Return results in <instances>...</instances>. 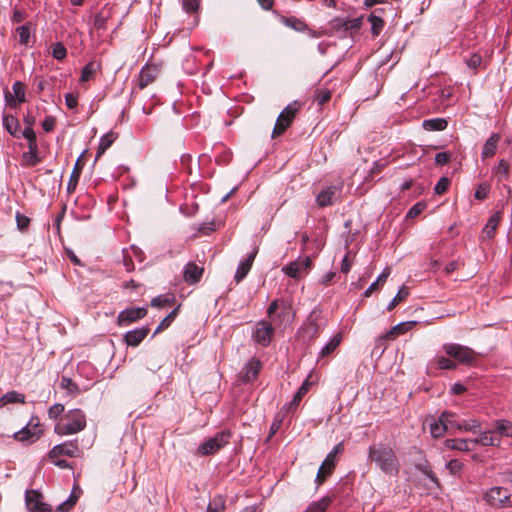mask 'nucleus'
Instances as JSON below:
<instances>
[{"instance_id":"9d476101","label":"nucleus","mask_w":512,"mask_h":512,"mask_svg":"<svg viewBox=\"0 0 512 512\" xmlns=\"http://www.w3.org/2000/svg\"><path fill=\"white\" fill-rule=\"evenodd\" d=\"M274 328L267 321H260L253 333V339L261 346H268L272 340Z\"/></svg>"},{"instance_id":"a878e982","label":"nucleus","mask_w":512,"mask_h":512,"mask_svg":"<svg viewBox=\"0 0 512 512\" xmlns=\"http://www.w3.org/2000/svg\"><path fill=\"white\" fill-rule=\"evenodd\" d=\"M416 325V321H406L398 323L397 325L393 326L391 330L387 333L388 338H395L399 335H402L409 330H411Z\"/></svg>"},{"instance_id":"6e6d98bb","label":"nucleus","mask_w":512,"mask_h":512,"mask_svg":"<svg viewBox=\"0 0 512 512\" xmlns=\"http://www.w3.org/2000/svg\"><path fill=\"white\" fill-rule=\"evenodd\" d=\"M16 223L17 227L20 231H25L30 225V218L21 214L20 212L16 213Z\"/></svg>"},{"instance_id":"bf43d9fd","label":"nucleus","mask_w":512,"mask_h":512,"mask_svg":"<svg viewBox=\"0 0 512 512\" xmlns=\"http://www.w3.org/2000/svg\"><path fill=\"white\" fill-rule=\"evenodd\" d=\"M182 6L187 13L197 12L199 8V0H182Z\"/></svg>"},{"instance_id":"338daca9","label":"nucleus","mask_w":512,"mask_h":512,"mask_svg":"<svg viewBox=\"0 0 512 512\" xmlns=\"http://www.w3.org/2000/svg\"><path fill=\"white\" fill-rule=\"evenodd\" d=\"M65 102L69 109H74L78 105V95L74 93H68L65 95Z\"/></svg>"},{"instance_id":"412c9836","label":"nucleus","mask_w":512,"mask_h":512,"mask_svg":"<svg viewBox=\"0 0 512 512\" xmlns=\"http://www.w3.org/2000/svg\"><path fill=\"white\" fill-rule=\"evenodd\" d=\"M331 28L336 33H339L340 36H345L346 34H350L352 20L335 18L331 21Z\"/></svg>"},{"instance_id":"39448f33","label":"nucleus","mask_w":512,"mask_h":512,"mask_svg":"<svg viewBox=\"0 0 512 512\" xmlns=\"http://www.w3.org/2000/svg\"><path fill=\"white\" fill-rule=\"evenodd\" d=\"M300 108L298 102H294L289 104L285 109L279 114L274 129L272 131V138H277L282 135L292 124L293 120L296 117V114Z\"/></svg>"},{"instance_id":"7c9ffc66","label":"nucleus","mask_w":512,"mask_h":512,"mask_svg":"<svg viewBox=\"0 0 512 512\" xmlns=\"http://www.w3.org/2000/svg\"><path fill=\"white\" fill-rule=\"evenodd\" d=\"M100 68V64L95 61H90L88 64H86L81 72L80 81L86 82L89 81L94 77L97 70Z\"/></svg>"},{"instance_id":"c9c22d12","label":"nucleus","mask_w":512,"mask_h":512,"mask_svg":"<svg viewBox=\"0 0 512 512\" xmlns=\"http://www.w3.org/2000/svg\"><path fill=\"white\" fill-rule=\"evenodd\" d=\"M42 503L36 491H28L26 493V506L30 512H35Z\"/></svg>"},{"instance_id":"a18cd8bd","label":"nucleus","mask_w":512,"mask_h":512,"mask_svg":"<svg viewBox=\"0 0 512 512\" xmlns=\"http://www.w3.org/2000/svg\"><path fill=\"white\" fill-rule=\"evenodd\" d=\"M340 341H341L340 335L334 336L331 339V341L322 348L320 355L322 357H325V356L329 355L330 353H332L336 349V347L339 345Z\"/></svg>"},{"instance_id":"603ef678","label":"nucleus","mask_w":512,"mask_h":512,"mask_svg":"<svg viewBox=\"0 0 512 512\" xmlns=\"http://www.w3.org/2000/svg\"><path fill=\"white\" fill-rule=\"evenodd\" d=\"M311 386V383L308 379H306L303 384L299 387L297 392L294 395V402L300 403L304 395L308 392L309 388Z\"/></svg>"},{"instance_id":"bb28decb","label":"nucleus","mask_w":512,"mask_h":512,"mask_svg":"<svg viewBox=\"0 0 512 512\" xmlns=\"http://www.w3.org/2000/svg\"><path fill=\"white\" fill-rule=\"evenodd\" d=\"M499 139H500V137L497 134H492L487 139V141L485 142L483 149H482V157L483 158H489L495 154Z\"/></svg>"},{"instance_id":"052dcab7","label":"nucleus","mask_w":512,"mask_h":512,"mask_svg":"<svg viewBox=\"0 0 512 512\" xmlns=\"http://www.w3.org/2000/svg\"><path fill=\"white\" fill-rule=\"evenodd\" d=\"M22 135L25 139L28 140V145H32V146H38L37 145V141H36V134L33 130V128L31 127H26L23 132H22Z\"/></svg>"},{"instance_id":"4d7b16f0","label":"nucleus","mask_w":512,"mask_h":512,"mask_svg":"<svg viewBox=\"0 0 512 512\" xmlns=\"http://www.w3.org/2000/svg\"><path fill=\"white\" fill-rule=\"evenodd\" d=\"M408 295L407 291H404L403 289H400L396 296L390 301V303L387 305V310L391 311L395 308V306L404 300Z\"/></svg>"},{"instance_id":"a19ab883","label":"nucleus","mask_w":512,"mask_h":512,"mask_svg":"<svg viewBox=\"0 0 512 512\" xmlns=\"http://www.w3.org/2000/svg\"><path fill=\"white\" fill-rule=\"evenodd\" d=\"M225 509V500L222 496H216L210 502L207 508V512H223Z\"/></svg>"},{"instance_id":"c03bdc74","label":"nucleus","mask_w":512,"mask_h":512,"mask_svg":"<svg viewBox=\"0 0 512 512\" xmlns=\"http://www.w3.org/2000/svg\"><path fill=\"white\" fill-rule=\"evenodd\" d=\"M60 386L62 389L67 390L69 394L75 395L79 393L77 384L74 383L70 378L62 377Z\"/></svg>"},{"instance_id":"69168bd1","label":"nucleus","mask_w":512,"mask_h":512,"mask_svg":"<svg viewBox=\"0 0 512 512\" xmlns=\"http://www.w3.org/2000/svg\"><path fill=\"white\" fill-rule=\"evenodd\" d=\"M64 412V406L62 404H54L48 410V415L52 419H57Z\"/></svg>"},{"instance_id":"2eb2a0df","label":"nucleus","mask_w":512,"mask_h":512,"mask_svg":"<svg viewBox=\"0 0 512 512\" xmlns=\"http://www.w3.org/2000/svg\"><path fill=\"white\" fill-rule=\"evenodd\" d=\"M159 73L157 66L154 65H146L142 68L139 74V83L138 86L140 89H144L151 83L155 81Z\"/></svg>"},{"instance_id":"4be33fe9","label":"nucleus","mask_w":512,"mask_h":512,"mask_svg":"<svg viewBox=\"0 0 512 512\" xmlns=\"http://www.w3.org/2000/svg\"><path fill=\"white\" fill-rule=\"evenodd\" d=\"M117 138L118 134L113 131H110L102 136L96 152V160L105 153V151L115 142Z\"/></svg>"},{"instance_id":"0e129e2a","label":"nucleus","mask_w":512,"mask_h":512,"mask_svg":"<svg viewBox=\"0 0 512 512\" xmlns=\"http://www.w3.org/2000/svg\"><path fill=\"white\" fill-rule=\"evenodd\" d=\"M482 63V57L479 54H472L466 59V64L471 69H477Z\"/></svg>"},{"instance_id":"864d4df0","label":"nucleus","mask_w":512,"mask_h":512,"mask_svg":"<svg viewBox=\"0 0 512 512\" xmlns=\"http://www.w3.org/2000/svg\"><path fill=\"white\" fill-rule=\"evenodd\" d=\"M426 203L424 202H418L416 204H414L410 209L409 211L407 212V215L406 217L407 218H415L417 217L418 215H420L424 209L426 208Z\"/></svg>"},{"instance_id":"8fccbe9b","label":"nucleus","mask_w":512,"mask_h":512,"mask_svg":"<svg viewBox=\"0 0 512 512\" xmlns=\"http://www.w3.org/2000/svg\"><path fill=\"white\" fill-rule=\"evenodd\" d=\"M13 92L15 94V97L17 99V102L18 103H23L25 102V87H24V84L17 81L13 84Z\"/></svg>"},{"instance_id":"4468645a","label":"nucleus","mask_w":512,"mask_h":512,"mask_svg":"<svg viewBox=\"0 0 512 512\" xmlns=\"http://www.w3.org/2000/svg\"><path fill=\"white\" fill-rule=\"evenodd\" d=\"M149 331L147 326L128 331L124 335V342L128 346L136 347L147 337Z\"/></svg>"},{"instance_id":"79ce46f5","label":"nucleus","mask_w":512,"mask_h":512,"mask_svg":"<svg viewBox=\"0 0 512 512\" xmlns=\"http://www.w3.org/2000/svg\"><path fill=\"white\" fill-rule=\"evenodd\" d=\"M178 309L179 307L175 308L174 310H172L162 321L161 323L158 325V327L156 328L154 334H157L159 332H161L162 330L168 328L170 326V324L172 323V321L175 319L176 315H177V312H178Z\"/></svg>"},{"instance_id":"3c124183","label":"nucleus","mask_w":512,"mask_h":512,"mask_svg":"<svg viewBox=\"0 0 512 512\" xmlns=\"http://www.w3.org/2000/svg\"><path fill=\"white\" fill-rule=\"evenodd\" d=\"M3 399L7 403H25V396L16 391L8 392Z\"/></svg>"},{"instance_id":"f03ea898","label":"nucleus","mask_w":512,"mask_h":512,"mask_svg":"<svg viewBox=\"0 0 512 512\" xmlns=\"http://www.w3.org/2000/svg\"><path fill=\"white\" fill-rule=\"evenodd\" d=\"M86 427V416L80 409L69 410L63 417V422L55 426L54 431L59 436L72 435L81 432Z\"/></svg>"},{"instance_id":"49530a36","label":"nucleus","mask_w":512,"mask_h":512,"mask_svg":"<svg viewBox=\"0 0 512 512\" xmlns=\"http://www.w3.org/2000/svg\"><path fill=\"white\" fill-rule=\"evenodd\" d=\"M16 33L19 36V43L27 45L30 40V29L27 25L19 26L16 28Z\"/></svg>"},{"instance_id":"f704fd0d","label":"nucleus","mask_w":512,"mask_h":512,"mask_svg":"<svg viewBox=\"0 0 512 512\" xmlns=\"http://www.w3.org/2000/svg\"><path fill=\"white\" fill-rule=\"evenodd\" d=\"M368 80H369V92H368V94H366V93H363V94L359 93V98H358L359 101H365V100H368L370 98H374L379 93L377 79L374 76H370Z\"/></svg>"},{"instance_id":"e433bc0d","label":"nucleus","mask_w":512,"mask_h":512,"mask_svg":"<svg viewBox=\"0 0 512 512\" xmlns=\"http://www.w3.org/2000/svg\"><path fill=\"white\" fill-rule=\"evenodd\" d=\"M4 128L13 136H16L19 128L18 119L12 115H6L3 118Z\"/></svg>"},{"instance_id":"5701e85b","label":"nucleus","mask_w":512,"mask_h":512,"mask_svg":"<svg viewBox=\"0 0 512 512\" xmlns=\"http://www.w3.org/2000/svg\"><path fill=\"white\" fill-rule=\"evenodd\" d=\"M337 196V189L335 187H329L318 194L317 203L320 207L328 206L332 204L333 200L336 199Z\"/></svg>"},{"instance_id":"f3484780","label":"nucleus","mask_w":512,"mask_h":512,"mask_svg":"<svg viewBox=\"0 0 512 512\" xmlns=\"http://www.w3.org/2000/svg\"><path fill=\"white\" fill-rule=\"evenodd\" d=\"M447 422H449L448 412H443L439 419L430 425L431 435L434 438H439L444 435L448 430Z\"/></svg>"},{"instance_id":"774afa93","label":"nucleus","mask_w":512,"mask_h":512,"mask_svg":"<svg viewBox=\"0 0 512 512\" xmlns=\"http://www.w3.org/2000/svg\"><path fill=\"white\" fill-rule=\"evenodd\" d=\"M451 154L448 152H439L435 155V162L438 165H445L450 161Z\"/></svg>"},{"instance_id":"ddd939ff","label":"nucleus","mask_w":512,"mask_h":512,"mask_svg":"<svg viewBox=\"0 0 512 512\" xmlns=\"http://www.w3.org/2000/svg\"><path fill=\"white\" fill-rule=\"evenodd\" d=\"M262 368V364L260 360L256 358H252L248 361V363L244 366L241 372V379L243 382L248 383L255 380Z\"/></svg>"},{"instance_id":"473e14b6","label":"nucleus","mask_w":512,"mask_h":512,"mask_svg":"<svg viewBox=\"0 0 512 512\" xmlns=\"http://www.w3.org/2000/svg\"><path fill=\"white\" fill-rule=\"evenodd\" d=\"M509 164L506 160L502 159L498 165L493 169V174L497 178L498 182H502L508 179Z\"/></svg>"},{"instance_id":"6e6552de","label":"nucleus","mask_w":512,"mask_h":512,"mask_svg":"<svg viewBox=\"0 0 512 512\" xmlns=\"http://www.w3.org/2000/svg\"><path fill=\"white\" fill-rule=\"evenodd\" d=\"M43 434V429L39 420L31 419V421L20 431L14 434V438L22 443H33Z\"/></svg>"},{"instance_id":"6ab92c4d","label":"nucleus","mask_w":512,"mask_h":512,"mask_svg":"<svg viewBox=\"0 0 512 512\" xmlns=\"http://www.w3.org/2000/svg\"><path fill=\"white\" fill-rule=\"evenodd\" d=\"M256 254H257V250L254 249L250 253V255L247 257V259H245L244 261H242L239 264L236 274H235V280L237 283H239L242 279H244L246 277V275L248 274L249 270L251 269L252 263L256 257Z\"/></svg>"},{"instance_id":"ea45409f","label":"nucleus","mask_w":512,"mask_h":512,"mask_svg":"<svg viewBox=\"0 0 512 512\" xmlns=\"http://www.w3.org/2000/svg\"><path fill=\"white\" fill-rule=\"evenodd\" d=\"M479 428H480V423H479V421H477L475 419H472L470 421L463 420V421H461V423L457 424L458 430L470 431L473 433H477L479 431Z\"/></svg>"},{"instance_id":"c85d7f7f","label":"nucleus","mask_w":512,"mask_h":512,"mask_svg":"<svg viewBox=\"0 0 512 512\" xmlns=\"http://www.w3.org/2000/svg\"><path fill=\"white\" fill-rule=\"evenodd\" d=\"M81 171H82V166L80 165V159H78L74 165V168L72 170V173L70 175V179H69V182L67 185V191L69 193H72L75 191L76 186L79 181V178H80Z\"/></svg>"},{"instance_id":"a211bd4d","label":"nucleus","mask_w":512,"mask_h":512,"mask_svg":"<svg viewBox=\"0 0 512 512\" xmlns=\"http://www.w3.org/2000/svg\"><path fill=\"white\" fill-rule=\"evenodd\" d=\"M445 447L452 450L458 451H473V442L472 439H446L444 441Z\"/></svg>"},{"instance_id":"393cba45","label":"nucleus","mask_w":512,"mask_h":512,"mask_svg":"<svg viewBox=\"0 0 512 512\" xmlns=\"http://www.w3.org/2000/svg\"><path fill=\"white\" fill-rule=\"evenodd\" d=\"M22 157L25 166H36L40 162V158L38 157V146L28 145V151L24 152Z\"/></svg>"},{"instance_id":"f257e3e1","label":"nucleus","mask_w":512,"mask_h":512,"mask_svg":"<svg viewBox=\"0 0 512 512\" xmlns=\"http://www.w3.org/2000/svg\"><path fill=\"white\" fill-rule=\"evenodd\" d=\"M370 459L386 474H396L399 469L398 460L393 450L383 444L374 445L370 448Z\"/></svg>"},{"instance_id":"e2e57ef3","label":"nucleus","mask_w":512,"mask_h":512,"mask_svg":"<svg viewBox=\"0 0 512 512\" xmlns=\"http://www.w3.org/2000/svg\"><path fill=\"white\" fill-rule=\"evenodd\" d=\"M171 304V300L168 296H158L151 300V306L162 308Z\"/></svg>"},{"instance_id":"4c0bfd02","label":"nucleus","mask_w":512,"mask_h":512,"mask_svg":"<svg viewBox=\"0 0 512 512\" xmlns=\"http://www.w3.org/2000/svg\"><path fill=\"white\" fill-rule=\"evenodd\" d=\"M495 429L501 436H512V423L508 420H498L495 424Z\"/></svg>"},{"instance_id":"0eeeda50","label":"nucleus","mask_w":512,"mask_h":512,"mask_svg":"<svg viewBox=\"0 0 512 512\" xmlns=\"http://www.w3.org/2000/svg\"><path fill=\"white\" fill-rule=\"evenodd\" d=\"M82 451L79 446L78 440L65 441L63 443L55 445L49 452V459H56L61 456H67L70 458L80 457Z\"/></svg>"},{"instance_id":"aec40b11","label":"nucleus","mask_w":512,"mask_h":512,"mask_svg":"<svg viewBox=\"0 0 512 512\" xmlns=\"http://www.w3.org/2000/svg\"><path fill=\"white\" fill-rule=\"evenodd\" d=\"M203 273V268L198 267L195 263L190 262L185 266L184 279L190 284L197 283Z\"/></svg>"},{"instance_id":"1a4fd4ad","label":"nucleus","mask_w":512,"mask_h":512,"mask_svg":"<svg viewBox=\"0 0 512 512\" xmlns=\"http://www.w3.org/2000/svg\"><path fill=\"white\" fill-rule=\"evenodd\" d=\"M311 259L309 257L298 258L283 267V272L291 278L298 279L308 272L311 267Z\"/></svg>"},{"instance_id":"de8ad7c7","label":"nucleus","mask_w":512,"mask_h":512,"mask_svg":"<svg viewBox=\"0 0 512 512\" xmlns=\"http://www.w3.org/2000/svg\"><path fill=\"white\" fill-rule=\"evenodd\" d=\"M331 99V92L328 89H319L316 91L314 100L319 106L324 105Z\"/></svg>"},{"instance_id":"423d86ee","label":"nucleus","mask_w":512,"mask_h":512,"mask_svg":"<svg viewBox=\"0 0 512 512\" xmlns=\"http://www.w3.org/2000/svg\"><path fill=\"white\" fill-rule=\"evenodd\" d=\"M443 351L461 364H471L476 359V353L471 348L456 343L444 344Z\"/></svg>"},{"instance_id":"c756f323","label":"nucleus","mask_w":512,"mask_h":512,"mask_svg":"<svg viewBox=\"0 0 512 512\" xmlns=\"http://www.w3.org/2000/svg\"><path fill=\"white\" fill-rule=\"evenodd\" d=\"M499 221H500V216L498 214L492 215L489 218L488 222L486 223V225L482 231V234L489 239L493 238L495 231L498 227Z\"/></svg>"},{"instance_id":"2f4dec72","label":"nucleus","mask_w":512,"mask_h":512,"mask_svg":"<svg viewBox=\"0 0 512 512\" xmlns=\"http://www.w3.org/2000/svg\"><path fill=\"white\" fill-rule=\"evenodd\" d=\"M368 22L371 24V34L375 38L377 37L384 27V21L380 16H377L372 12L368 17Z\"/></svg>"},{"instance_id":"5fc2aeb1","label":"nucleus","mask_w":512,"mask_h":512,"mask_svg":"<svg viewBox=\"0 0 512 512\" xmlns=\"http://www.w3.org/2000/svg\"><path fill=\"white\" fill-rule=\"evenodd\" d=\"M450 185V180L447 177H442L438 180L434 187V191L436 194L441 195L445 193Z\"/></svg>"},{"instance_id":"9b49d317","label":"nucleus","mask_w":512,"mask_h":512,"mask_svg":"<svg viewBox=\"0 0 512 512\" xmlns=\"http://www.w3.org/2000/svg\"><path fill=\"white\" fill-rule=\"evenodd\" d=\"M146 315L147 309L144 307L125 309L119 313L117 324L118 326H126L144 318Z\"/></svg>"},{"instance_id":"b1692460","label":"nucleus","mask_w":512,"mask_h":512,"mask_svg":"<svg viewBox=\"0 0 512 512\" xmlns=\"http://www.w3.org/2000/svg\"><path fill=\"white\" fill-rule=\"evenodd\" d=\"M448 122L444 118L426 119L422 123V127L427 131H443L447 128Z\"/></svg>"},{"instance_id":"f8f14e48","label":"nucleus","mask_w":512,"mask_h":512,"mask_svg":"<svg viewBox=\"0 0 512 512\" xmlns=\"http://www.w3.org/2000/svg\"><path fill=\"white\" fill-rule=\"evenodd\" d=\"M335 464L336 458H334V453H329L318 469L316 475V482L318 485H321L326 478L331 475L335 468Z\"/></svg>"},{"instance_id":"cd10ccee","label":"nucleus","mask_w":512,"mask_h":512,"mask_svg":"<svg viewBox=\"0 0 512 512\" xmlns=\"http://www.w3.org/2000/svg\"><path fill=\"white\" fill-rule=\"evenodd\" d=\"M111 17L110 10L102 9L95 15L93 27L96 30H105L107 28V22Z\"/></svg>"},{"instance_id":"72a5a7b5","label":"nucleus","mask_w":512,"mask_h":512,"mask_svg":"<svg viewBox=\"0 0 512 512\" xmlns=\"http://www.w3.org/2000/svg\"><path fill=\"white\" fill-rule=\"evenodd\" d=\"M281 22L296 31L302 32L307 29V25L304 21L296 17H281Z\"/></svg>"},{"instance_id":"7ed1b4c3","label":"nucleus","mask_w":512,"mask_h":512,"mask_svg":"<svg viewBox=\"0 0 512 512\" xmlns=\"http://www.w3.org/2000/svg\"><path fill=\"white\" fill-rule=\"evenodd\" d=\"M483 500L496 509L512 507V494L509 489L501 486H495L487 490L483 495Z\"/></svg>"},{"instance_id":"13d9d810","label":"nucleus","mask_w":512,"mask_h":512,"mask_svg":"<svg viewBox=\"0 0 512 512\" xmlns=\"http://www.w3.org/2000/svg\"><path fill=\"white\" fill-rule=\"evenodd\" d=\"M328 504V499H322L321 501L310 505L306 512H325Z\"/></svg>"},{"instance_id":"37998d69","label":"nucleus","mask_w":512,"mask_h":512,"mask_svg":"<svg viewBox=\"0 0 512 512\" xmlns=\"http://www.w3.org/2000/svg\"><path fill=\"white\" fill-rule=\"evenodd\" d=\"M445 467L451 475L457 476L463 469V463L458 459H452L446 463Z\"/></svg>"},{"instance_id":"20e7f679","label":"nucleus","mask_w":512,"mask_h":512,"mask_svg":"<svg viewBox=\"0 0 512 512\" xmlns=\"http://www.w3.org/2000/svg\"><path fill=\"white\" fill-rule=\"evenodd\" d=\"M230 437L231 433L228 430L218 432L213 437L201 443L197 449V453L202 456L213 455L228 444Z\"/></svg>"},{"instance_id":"09e8293b","label":"nucleus","mask_w":512,"mask_h":512,"mask_svg":"<svg viewBox=\"0 0 512 512\" xmlns=\"http://www.w3.org/2000/svg\"><path fill=\"white\" fill-rule=\"evenodd\" d=\"M52 56L57 60H63L67 56V49L61 42H57L52 47Z\"/></svg>"},{"instance_id":"58836bf2","label":"nucleus","mask_w":512,"mask_h":512,"mask_svg":"<svg viewBox=\"0 0 512 512\" xmlns=\"http://www.w3.org/2000/svg\"><path fill=\"white\" fill-rule=\"evenodd\" d=\"M434 362L437 365V368L441 370H452L456 368V363L444 356L435 357Z\"/></svg>"},{"instance_id":"680f3d73","label":"nucleus","mask_w":512,"mask_h":512,"mask_svg":"<svg viewBox=\"0 0 512 512\" xmlns=\"http://www.w3.org/2000/svg\"><path fill=\"white\" fill-rule=\"evenodd\" d=\"M78 497L72 494L68 500L58 506V512H67L71 507H73L77 502Z\"/></svg>"},{"instance_id":"dca6fc26","label":"nucleus","mask_w":512,"mask_h":512,"mask_svg":"<svg viewBox=\"0 0 512 512\" xmlns=\"http://www.w3.org/2000/svg\"><path fill=\"white\" fill-rule=\"evenodd\" d=\"M473 450L477 445L482 446H497L500 443V438L496 436L493 431L482 432L479 437L472 439Z\"/></svg>"}]
</instances>
